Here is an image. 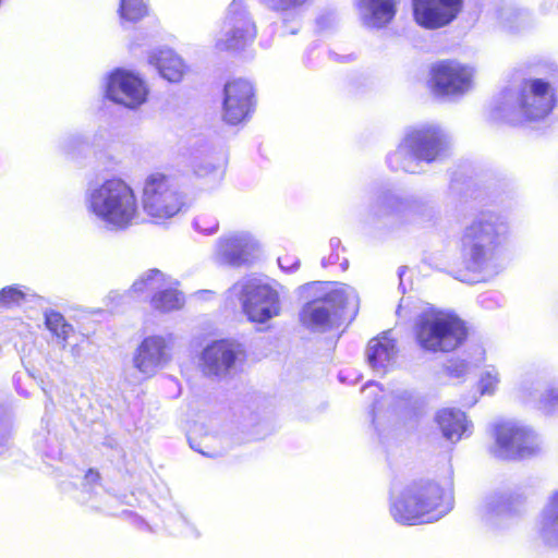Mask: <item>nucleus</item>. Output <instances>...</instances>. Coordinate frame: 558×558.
<instances>
[{"label":"nucleus","instance_id":"obj_1","mask_svg":"<svg viewBox=\"0 0 558 558\" xmlns=\"http://www.w3.org/2000/svg\"><path fill=\"white\" fill-rule=\"evenodd\" d=\"M85 206L95 218L118 230L136 223L141 216L135 190L118 177L90 185L85 194Z\"/></svg>","mask_w":558,"mask_h":558},{"label":"nucleus","instance_id":"obj_2","mask_svg":"<svg viewBox=\"0 0 558 558\" xmlns=\"http://www.w3.org/2000/svg\"><path fill=\"white\" fill-rule=\"evenodd\" d=\"M555 89L546 81L532 78L517 89L504 92L496 100L493 117L511 124L545 119L554 109Z\"/></svg>","mask_w":558,"mask_h":558},{"label":"nucleus","instance_id":"obj_3","mask_svg":"<svg viewBox=\"0 0 558 558\" xmlns=\"http://www.w3.org/2000/svg\"><path fill=\"white\" fill-rule=\"evenodd\" d=\"M449 147L448 135L436 124H423L409 129L398 148L388 157L395 170L415 173L420 161L433 162L445 156Z\"/></svg>","mask_w":558,"mask_h":558},{"label":"nucleus","instance_id":"obj_4","mask_svg":"<svg viewBox=\"0 0 558 558\" xmlns=\"http://www.w3.org/2000/svg\"><path fill=\"white\" fill-rule=\"evenodd\" d=\"M442 489L434 482L414 483L393 490L390 498V514L404 525L430 523L439 520Z\"/></svg>","mask_w":558,"mask_h":558},{"label":"nucleus","instance_id":"obj_5","mask_svg":"<svg viewBox=\"0 0 558 558\" xmlns=\"http://www.w3.org/2000/svg\"><path fill=\"white\" fill-rule=\"evenodd\" d=\"M418 345L430 352H450L466 338L464 323L457 316L437 310L424 311L415 324Z\"/></svg>","mask_w":558,"mask_h":558},{"label":"nucleus","instance_id":"obj_6","mask_svg":"<svg viewBox=\"0 0 558 558\" xmlns=\"http://www.w3.org/2000/svg\"><path fill=\"white\" fill-rule=\"evenodd\" d=\"M141 204L148 217L165 221L179 215L185 208L186 201L171 177L153 172L143 181Z\"/></svg>","mask_w":558,"mask_h":558},{"label":"nucleus","instance_id":"obj_7","mask_svg":"<svg viewBox=\"0 0 558 558\" xmlns=\"http://www.w3.org/2000/svg\"><path fill=\"white\" fill-rule=\"evenodd\" d=\"M322 295L304 305L301 322L312 330L324 331L337 323L339 310L357 303L355 290L342 283H315Z\"/></svg>","mask_w":558,"mask_h":558},{"label":"nucleus","instance_id":"obj_8","mask_svg":"<svg viewBox=\"0 0 558 558\" xmlns=\"http://www.w3.org/2000/svg\"><path fill=\"white\" fill-rule=\"evenodd\" d=\"M231 290L239 296L242 311L251 322L264 324L281 312L279 291L266 278H243Z\"/></svg>","mask_w":558,"mask_h":558},{"label":"nucleus","instance_id":"obj_9","mask_svg":"<svg viewBox=\"0 0 558 558\" xmlns=\"http://www.w3.org/2000/svg\"><path fill=\"white\" fill-rule=\"evenodd\" d=\"M179 286L178 280L154 268L142 274L133 282L128 295L150 294V307L154 311L167 314L180 311L185 304L184 294L179 290Z\"/></svg>","mask_w":558,"mask_h":558},{"label":"nucleus","instance_id":"obj_10","mask_svg":"<svg viewBox=\"0 0 558 558\" xmlns=\"http://www.w3.org/2000/svg\"><path fill=\"white\" fill-rule=\"evenodd\" d=\"M256 33V25L243 0H233L228 7L221 29L215 37V49L240 50L255 39Z\"/></svg>","mask_w":558,"mask_h":558},{"label":"nucleus","instance_id":"obj_11","mask_svg":"<svg viewBox=\"0 0 558 558\" xmlns=\"http://www.w3.org/2000/svg\"><path fill=\"white\" fill-rule=\"evenodd\" d=\"M541 450L538 436L518 423H504L496 429V454L502 459L525 458Z\"/></svg>","mask_w":558,"mask_h":558},{"label":"nucleus","instance_id":"obj_12","mask_svg":"<svg viewBox=\"0 0 558 558\" xmlns=\"http://www.w3.org/2000/svg\"><path fill=\"white\" fill-rule=\"evenodd\" d=\"M172 348L171 335L148 336L143 339L133 354V367L143 378H151L171 362Z\"/></svg>","mask_w":558,"mask_h":558},{"label":"nucleus","instance_id":"obj_13","mask_svg":"<svg viewBox=\"0 0 558 558\" xmlns=\"http://www.w3.org/2000/svg\"><path fill=\"white\" fill-rule=\"evenodd\" d=\"M413 21L435 31L450 25L462 13L464 0H410Z\"/></svg>","mask_w":558,"mask_h":558},{"label":"nucleus","instance_id":"obj_14","mask_svg":"<svg viewBox=\"0 0 558 558\" xmlns=\"http://www.w3.org/2000/svg\"><path fill=\"white\" fill-rule=\"evenodd\" d=\"M474 69L458 61H442L432 69V84L437 94L461 96L473 87Z\"/></svg>","mask_w":558,"mask_h":558},{"label":"nucleus","instance_id":"obj_15","mask_svg":"<svg viewBox=\"0 0 558 558\" xmlns=\"http://www.w3.org/2000/svg\"><path fill=\"white\" fill-rule=\"evenodd\" d=\"M244 357L241 344L230 340H218L208 344L202 353V368L208 376L226 377Z\"/></svg>","mask_w":558,"mask_h":558},{"label":"nucleus","instance_id":"obj_16","mask_svg":"<svg viewBox=\"0 0 558 558\" xmlns=\"http://www.w3.org/2000/svg\"><path fill=\"white\" fill-rule=\"evenodd\" d=\"M107 96L117 104L136 108L146 101L147 87L137 74L117 70L109 76Z\"/></svg>","mask_w":558,"mask_h":558},{"label":"nucleus","instance_id":"obj_17","mask_svg":"<svg viewBox=\"0 0 558 558\" xmlns=\"http://www.w3.org/2000/svg\"><path fill=\"white\" fill-rule=\"evenodd\" d=\"M253 87L245 80H233L225 85L222 119L229 124L245 120L252 107Z\"/></svg>","mask_w":558,"mask_h":558},{"label":"nucleus","instance_id":"obj_18","mask_svg":"<svg viewBox=\"0 0 558 558\" xmlns=\"http://www.w3.org/2000/svg\"><path fill=\"white\" fill-rule=\"evenodd\" d=\"M363 24L371 28H383L397 14L398 0H355Z\"/></svg>","mask_w":558,"mask_h":558},{"label":"nucleus","instance_id":"obj_19","mask_svg":"<svg viewBox=\"0 0 558 558\" xmlns=\"http://www.w3.org/2000/svg\"><path fill=\"white\" fill-rule=\"evenodd\" d=\"M396 340L389 331L369 340L366 348V359L369 366L377 373H386L397 359Z\"/></svg>","mask_w":558,"mask_h":558},{"label":"nucleus","instance_id":"obj_20","mask_svg":"<svg viewBox=\"0 0 558 558\" xmlns=\"http://www.w3.org/2000/svg\"><path fill=\"white\" fill-rule=\"evenodd\" d=\"M509 231L507 222L499 216L488 213L474 219L464 230L466 241H494Z\"/></svg>","mask_w":558,"mask_h":558},{"label":"nucleus","instance_id":"obj_21","mask_svg":"<svg viewBox=\"0 0 558 558\" xmlns=\"http://www.w3.org/2000/svg\"><path fill=\"white\" fill-rule=\"evenodd\" d=\"M149 63L169 82H180L187 66L183 59L170 48H160L151 52Z\"/></svg>","mask_w":558,"mask_h":558},{"label":"nucleus","instance_id":"obj_22","mask_svg":"<svg viewBox=\"0 0 558 558\" xmlns=\"http://www.w3.org/2000/svg\"><path fill=\"white\" fill-rule=\"evenodd\" d=\"M436 422L442 436L451 442H457L463 435L471 434L472 424L462 411L453 409L440 410L436 415Z\"/></svg>","mask_w":558,"mask_h":558},{"label":"nucleus","instance_id":"obj_23","mask_svg":"<svg viewBox=\"0 0 558 558\" xmlns=\"http://www.w3.org/2000/svg\"><path fill=\"white\" fill-rule=\"evenodd\" d=\"M538 534L545 545L558 547V490L549 497L542 511Z\"/></svg>","mask_w":558,"mask_h":558},{"label":"nucleus","instance_id":"obj_24","mask_svg":"<svg viewBox=\"0 0 558 558\" xmlns=\"http://www.w3.org/2000/svg\"><path fill=\"white\" fill-rule=\"evenodd\" d=\"M259 259L254 246H218L216 260L230 267H247Z\"/></svg>","mask_w":558,"mask_h":558},{"label":"nucleus","instance_id":"obj_25","mask_svg":"<svg viewBox=\"0 0 558 558\" xmlns=\"http://www.w3.org/2000/svg\"><path fill=\"white\" fill-rule=\"evenodd\" d=\"M463 264L465 269L472 272L488 270L492 264V253L486 246H464Z\"/></svg>","mask_w":558,"mask_h":558},{"label":"nucleus","instance_id":"obj_26","mask_svg":"<svg viewBox=\"0 0 558 558\" xmlns=\"http://www.w3.org/2000/svg\"><path fill=\"white\" fill-rule=\"evenodd\" d=\"M45 324L47 329L57 338L61 348L64 349L68 339L74 332L73 326L68 324L60 313L54 311L45 313Z\"/></svg>","mask_w":558,"mask_h":558},{"label":"nucleus","instance_id":"obj_27","mask_svg":"<svg viewBox=\"0 0 558 558\" xmlns=\"http://www.w3.org/2000/svg\"><path fill=\"white\" fill-rule=\"evenodd\" d=\"M410 206L408 201L391 194L384 193L376 197L372 205V211L376 216L400 214Z\"/></svg>","mask_w":558,"mask_h":558},{"label":"nucleus","instance_id":"obj_28","mask_svg":"<svg viewBox=\"0 0 558 558\" xmlns=\"http://www.w3.org/2000/svg\"><path fill=\"white\" fill-rule=\"evenodd\" d=\"M119 14L122 21L137 22L147 14L144 0H120Z\"/></svg>","mask_w":558,"mask_h":558},{"label":"nucleus","instance_id":"obj_29","mask_svg":"<svg viewBox=\"0 0 558 558\" xmlns=\"http://www.w3.org/2000/svg\"><path fill=\"white\" fill-rule=\"evenodd\" d=\"M310 0H260V2L268 9L284 14H292L295 17L301 16L303 7Z\"/></svg>","mask_w":558,"mask_h":558},{"label":"nucleus","instance_id":"obj_30","mask_svg":"<svg viewBox=\"0 0 558 558\" xmlns=\"http://www.w3.org/2000/svg\"><path fill=\"white\" fill-rule=\"evenodd\" d=\"M500 383L498 371L490 366L484 369L478 379V389L482 395H493Z\"/></svg>","mask_w":558,"mask_h":558},{"label":"nucleus","instance_id":"obj_31","mask_svg":"<svg viewBox=\"0 0 558 558\" xmlns=\"http://www.w3.org/2000/svg\"><path fill=\"white\" fill-rule=\"evenodd\" d=\"M257 241V238L248 230H233L223 236L225 244H248Z\"/></svg>","mask_w":558,"mask_h":558},{"label":"nucleus","instance_id":"obj_32","mask_svg":"<svg viewBox=\"0 0 558 558\" xmlns=\"http://www.w3.org/2000/svg\"><path fill=\"white\" fill-rule=\"evenodd\" d=\"M25 293L17 287H7L0 291V303L4 305H12L20 303Z\"/></svg>","mask_w":558,"mask_h":558},{"label":"nucleus","instance_id":"obj_33","mask_svg":"<svg viewBox=\"0 0 558 558\" xmlns=\"http://www.w3.org/2000/svg\"><path fill=\"white\" fill-rule=\"evenodd\" d=\"M363 393L366 398H374L373 412H380L383 408L381 402L385 401V396L381 395L379 386L377 384H368L363 388Z\"/></svg>","mask_w":558,"mask_h":558},{"label":"nucleus","instance_id":"obj_34","mask_svg":"<svg viewBox=\"0 0 558 558\" xmlns=\"http://www.w3.org/2000/svg\"><path fill=\"white\" fill-rule=\"evenodd\" d=\"M487 509L490 512L501 513L508 509V500L504 497H498L497 499H492L487 504Z\"/></svg>","mask_w":558,"mask_h":558},{"label":"nucleus","instance_id":"obj_35","mask_svg":"<svg viewBox=\"0 0 558 558\" xmlns=\"http://www.w3.org/2000/svg\"><path fill=\"white\" fill-rule=\"evenodd\" d=\"M468 364L463 361L451 362L448 372L451 376L460 377L468 372Z\"/></svg>","mask_w":558,"mask_h":558},{"label":"nucleus","instance_id":"obj_36","mask_svg":"<svg viewBox=\"0 0 558 558\" xmlns=\"http://www.w3.org/2000/svg\"><path fill=\"white\" fill-rule=\"evenodd\" d=\"M218 169L211 162H201L194 166V171L198 177H207L210 173L216 172Z\"/></svg>","mask_w":558,"mask_h":558},{"label":"nucleus","instance_id":"obj_37","mask_svg":"<svg viewBox=\"0 0 558 558\" xmlns=\"http://www.w3.org/2000/svg\"><path fill=\"white\" fill-rule=\"evenodd\" d=\"M278 264L281 269H283L286 271H293V270L298 269L300 262H299V259H292L289 256H282V257L278 258Z\"/></svg>","mask_w":558,"mask_h":558},{"label":"nucleus","instance_id":"obj_38","mask_svg":"<svg viewBox=\"0 0 558 558\" xmlns=\"http://www.w3.org/2000/svg\"><path fill=\"white\" fill-rule=\"evenodd\" d=\"M213 294H214V291H211V290H199V291L195 292L194 295L197 299H205V298H207L209 295H213Z\"/></svg>","mask_w":558,"mask_h":558},{"label":"nucleus","instance_id":"obj_39","mask_svg":"<svg viewBox=\"0 0 558 558\" xmlns=\"http://www.w3.org/2000/svg\"><path fill=\"white\" fill-rule=\"evenodd\" d=\"M8 437L5 435H0V454L3 453L8 447Z\"/></svg>","mask_w":558,"mask_h":558},{"label":"nucleus","instance_id":"obj_40","mask_svg":"<svg viewBox=\"0 0 558 558\" xmlns=\"http://www.w3.org/2000/svg\"><path fill=\"white\" fill-rule=\"evenodd\" d=\"M548 397H550V398H551V400H553V404H554V403H558V391H557V390H550V391L548 392Z\"/></svg>","mask_w":558,"mask_h":558},{"label":"nucleus","instance_id":"obj_41","mask_svg":"<svg viewBox=\"0 0 558 558\" xmlns=\"http://www.w3.org/2000/svg\"><path fill=\"white\" fill-rule=\"evenodd\" d=\"M98 478V474L93 472L92 470L86 474V480L88 481H96Z\"/></svg>","mask_w":558,"mask_h":558},{"label":"nucleus","instance_id":"obj_42","mask_svg":"<svg viewBox=\"0 0 558 558\" xmlns=\"http://www.w3.org/2000/svg\"><path fill=\"white\" fill-rule=\"evenodd\" d=\"M287 27H288V29H289V33H290V34H296V33H298V31H299V28H300V24H299V23H296V25L291 26V27H289V26L287 25Z\"/></svg>","mask_w":558,"mask_h":558},{"label":"nucleus","instance_id":"obj_43","mask_svg":"<svg viewBox=\"0 0 558 558\" xmlns=\"http://www.w3.org/2000/svg\"><path fill=\"white\" fill-rule=\"evenodd\" d=\"M338 259H339V254H331L329 257V263L333 264Z\"/></svg>","mask_w":558,"mask_h":558},{"label":"nucleus","instance_id":"obj_44","mask_svg":"<svg viewBox=\"0 0 558 558\" xmlns=\"http://www.w3.org/2000/svg\"><path fill=\"white\" fill-rule=\"evenodd\" d=\"M482 279H483V278H470V279H469V278H461V280H462V281H471V282H473V281H480V280H482Z\"/></svg>","mask_w":558,"mask_h":558},{"label":"nucleus","instance_id":"obj_45","mask_svg":"<svg viewBox=\"0 0 558 558\" xmlns=\"http://www.w3.org/2000/svg\"><path fill=\"white\" fill-rule=\"evenodd\" d=\"M118 296H120V294H119L118 292H111V293L109 294V298H110V299H114V298H118Z\"/></svg>","mask_w":558,"mask_h":558},{"label":"nucleus","instance_id":"obj_46","mask_svg":"<svg viewBox=\"0 0 558 558\" xmlns=\"http://www.w3.org/2000/svg\"><path fill=\"white\" fill-rule=\"evenodd\" d=\"M341 267L343 270H345L348 268V260L344 259V262L341 264Z\"/></svg>","mask_w":558,"mask_h":558},{"label":"nucleus","instance_id":"obj_47","mask_svg":"<svg viewBox=\"0 0 558 558\" xmlns=\"http://www.w3.org/2000/svg\"><path fill=\"white\" fill-rule=\"evenodd\" d=\"M217 230V226L213 227L210 232H215Z\"/></svg>","mask_w":558,"mask_h":558}]
</instances>
